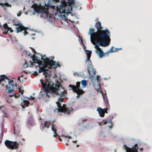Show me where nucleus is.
Here are the masks:
<instances>
[{
  "mask_svg": "<svg viewBox=\"0 0 152 152\" xmlns=\"http://www.w3.org/2000/svg\"><path fill=\"white\" fill-rule=\"evenodd\" d=\"M114 48V47H112L107 52V53H112L115 52L116 51H118L119 50L121 49H118V48H115V50H113V49Z\"/></svg>",
  "mask_w": 152,
  "mask_h": 152,
  "instance_id": "nucleus-20",
  "label": "nucleus"
},
{
  "mask_svg": "<svg viewBox=\"0 0 152 152\" xmlns=\"http://www.w3.org/2000/svg\"><path fill=\"white\" fill-rule=\"evenodd\" d=\"M86 51V55L87 56V58L85 61V62L86 64H89L90 63V61H91V60H90V58H91V54L92 53L91 51L87 50Z\"/></svg>",
  "mask_w": 152,
  "mask_h": 152,
  "instance_id": "nucleus-12",
  "label": "nucleus"
},
{
  "mask_svg": "<svg viewBox=\"0 0 152 152\" xmlns=\"http://www.w3.org/2000/svg\"><path fill=\"white\" fill-rule=\"evenodd\" d=\"M29 104V102L28 101L24 99L23 100V103H21V106L23 108H25V107H28Z\"/></svg>",
  "mask_w": 152,
  "mask_h": 152,
  "instance_id": "nucleus-19",
  "label": "nucleus"
},
{
  "mask_svg": "<svg viewBox=\"0 0 152 152\" xmlns=\"http://www.w3.org/2000/svg\"><path fill=\"white\" fill-rule=\"evenodd\" d=\"M2 142V139H1V140H0V143H1Z\"/></svg>",
  "mask_w": 152,
  "mask_h": 152,
  "instance_id": "nucleus-58",
  "label": "nucleus"
},
{
  "mask_svg": "<svg viewBox=\"0 0 152 152\" xmlns=\"http://www.w3.org/2000/svg\"><path fill=\"white\" fill-rule=\"evenodd\" d=\"M34 121L32 117H30L27 121V124L29 126L34 125Z\"/></svg>",
  "mask_w": 152,
  "mask_h": 152,
  "instance_id": "nucleus-17",
  "label": "nucleus"
},
{
  "mask_svg": "<svg viewBox=\"0 0 152 152\" xmlns=\"http://www.w3.org/2000/svg\"><path fill=\"white\" fill-rule=\"evenodd\" d=\"M97 110L100 116L102 117L104 116V110L101 107H99L97 108Z\"/></svg>",
  "mask_w": 152,
  "mask_h": 152,
  "instance_id": "nucleus-16",
  "label": "nucleus"
},
{
  "mask_svg": "<svg viewBox=\"0 0 152 152\" xmlns=\"http://www.w3.org/2000/svg\"><path fill=\"white\" fill-rule=\"evenodd\" d=\"M24 30V31L23 32V33H24V35H26L28 34V32L26 31V30Z\"/></svg>",
  "mask_w": 152,
  "mask_h": 152,
  "instance_id": "nucleus-42",
  "label": "nucleus"
},
{
  "mask_svg": "<svg viewBox=\"0 0 152 152\" xmlns=\"http://www.w3.org/2000/svg\"><path fill=\"white\" fill-rule=\"evenodd\" d=\"M131 151L130 149L127 148H126V152H132Z\"/></svg>",
  "mask_w": 152,
  "mask_h": 152,
  "instance_id": "nucleus-40",
  "label": "nucleus"
},
{
  "mask_svg": "<svg viewBox=\"0 0 152 152\" xmlns=\"http://www.w3.org/2000/svg\"><path fill=\"white\" fill-rule=\"evenodd\" d=\"M7 102L9 103L8 101V100H7Z\"/></svg>",
  "mask_w": 152,
  "mask_h": 152,
  "instance_id": "nucleus-64",
  "label": "nucleus"
},
{
  "mask_svg": "<svg viewBox=\"0 0 152 152\" xmlns=\"http://www.w3.org/2000/svg\"><path fill=\"white\" fill-rule=\"evenodd\" d=\"M103 110H104V113H107V108H104Z\"/></svg>",
  "mask_w": 152,
  "mask_h": 152,
  "instance_id": "nucleus-41",
  "label": "nucleus"
},
{
  "mask_svg": "<svg viewBox=\"0 0 152 152\" xmlns=\"http://www.w3.org/2000/svg\"><path fill=\"white\" fill-rule=\"evenodd\" d=\"M79 146V145H77V147H78V146Z\"/></svg>",
  "mask_w": 152,
  "mask_h": 152,
  "instance_id": "nucleus-62",
  "label": "nucleus"
},
{
  "mask_svg": "<svg viewBox=\"0 0 152 152\" xmlns=\"http://www.w3.org/2000/svg\"><path fill=\"white\" fill-rule=\"evenodd\" d=\"M63 112L69 114L71 112H72L74 110L72 107H64L63 109Z\"/></svg>",
  "mask_w": 152,
  "mask_h": 152,
  "instance_id": "nucleus-14",
  "label": "nucleus"
},
{
  "mask_svg": "<svg viewBox=\"0 0 152 152\" xmlns=\"http://www.w3.org/2000/svg\"><path fill=\"white\" fill-rule=\"evenodd\" d=\"M20 88H21V87L20 88L19 87V88H18V90H19V93L21 92V94L22 95H23V92H24V91H23V90L21 91V89Z\"/></svg>",
  "mask_w": 152,
  "mask_h": 152,
  "instance_id": "nucleus-33",
  "label": "nucleus"
},
{
  "mask_svg": "<svg viewBox=\"0 0 152 152\" xmlns=\"http://www.w3.org/2000/svg\"><path fill=\"white\" fill-rule=\"evenodd\" d=\"M31 7L34 8L35 12H38L39 11V9L37 4H35L32 5Z\"/></svg>",
  "mask_w": 152,
  "mask_h": 152,
  "instance_id": "nucleus-23",
  "label": "nucleus"
},
{
  "mask_svg": "<svg viewBox=\"0 0 152 152\" xmlns=\"http://www.w3.org/2000/svg\"><path fill=\"white\" fill-rule=\"evenodd\" d=\"M95 30L94 28H90L89 29V32L88 33V34H90L91 36V40L93 39H95L99 38H101L102 39H104L102 38L100 35L99 33H97V31L96 32H94Z\"/></svg>",
  "mask_w": 152,
  "mask_h": 152,
  "instance_id": "nucleus-8",
  "label": "nucleus"
},
{
  "mask_svg": "<svg viewBox=\"0 0 152 152\" xmlns=\"http://www.w3.org/2000/svg\"><path fill=\"white\" fill-rule=\"evenodd\" d=\"M4 144L8 149L12 150L16 149L19 147V143L16 141H12L6 140L4 142Z\"/></svg>",
  "mask_w": 152,
  "mask_h": 152,
  "instance_id": "nucleus-6",
  "label": "nucleus"
},
{
  "mask_svg": "<svg viewBox=\"0 0 152 152\" xmlns=\"http://www.w3.org/2000/svg\"><path fill=\"white\" fill-rule=\"evenodd\" d=\"M41 60L42 61H41L38 59L37 56H35L34 55L32 57L33 62H32L30 61L31 64L32 65H35V64L37 63L38 65V66L39 67V72L41 73L42 72H44L45 70V68L47 67L49 69H51L52 67L54 68H56L57 67H60L61 65L59 64V62L57 61L56 63V62L52 60H50L48 58H44L41 55Z\"/></svg>",
  "mask_w": 152,
  "mask_h": 152,
  "instance_id": "nucleus-1",
  "label": "nucleus"
},
{
  "mask_svg": "<svg viewBox=\"0 0 152 152\" xmlns=\"http://www.w3.org/2000/svg\"><path fill=\"white\" fill-rule=\"evenodd\" d=\"M31 49H32V50H33L34 51V53H36V52L35 51V50L34 49L32 48H30Z\"/></svg>",
  "mask_w": 152,
  "mask_h": 152,
  "instance_id": "nucleus-50",
  "label": "nucleus"
},
{
  "mask_svg": "<svg viewBox=\"0 0 152 152\" xmlns=\"http://www.w3.org/2000/svg\"><path fill=\"white\" fill-rule=\"evenodd\" d=\"M93 44L95 45V48L96 50H98L100 48L99 46H101L104 47H106L110 44L111 39L110 38H106L104 39H102L101 38H97L95 39L91 40Z\"/></svg>",
  "mask_w": 152,
  "mask_h": 152,
  "instance_id": "nucleus-3",
  "label": "nucleus"
},
{
  "mask_svg": "<svg viewBox=\"0 0 152 152\" xmlns=\"http://www.w3.org/2000/svg\"><path fill=\"white\" fill-rule=\"evenodd\" d=\"M48 69L45 70L44 72L43 73V75H45L46 81L44 82L43 80L41 79L40 81L43 86L42 89L46 92L47 96L48 97H50V96L48 94V93H50L51 94H54L57 95H58V89L60 85L59 82L57 81L55 84V87L52 86L53 85V83L52 82L50 79L51 76L48 74Z\"/></svg>",
  "mask_w": 152,
  "mask_h": 152,
  "instance_id": "nucleus-2",
  "label": "nucleus"
},
{
  "mask_svg": "<svg viewBox=\"0 0 152 152\" xmlns=\"http://www.w3.org/2000/svg\"><path fill=\"white\" fill-rule=\"evenodd\" d=\"M72 142L74 143H76L77 142V141L76 140H75V141H72Z\"/></svg>",
  "mask_w": 152,
  "mask_h": 152,
  "instance_id": "nucleus-51",
  "label": "nucleus"
},
{
  "mask_svg": "<svg viewBox=\"0 0 152 152\" xmlns=\"http://www.w3.org/2000/svg\"><path fill=\"white\" fill-rule=\"evenodd\" d=\"M48 122L47 121H45L44 123V127H45L47 126L48 124Z\"/></svg>",
  "mask_w": 152,
  "mask_h": 152,
  "instance_id": "nucleus-35",
  "label": "nucleus"
},
{
  "mask_svg": "<svg viewBox=\"0 0 152 152\" xmlns=\"http://www.w3.org/2000/svg\"><path fill=\"white\" fill-rule=\"evenodd\" d=\"M72 5H67L66 3H62L59 10V12L61 13H66L67 14L70 12V10L72 9Z\"/></svg>",
  "mask_w": 152,
  "mask_h": 152,
  "instance_id": "nucleus-7",
  "label": "nucleus"
},
{
  "mask_svg": "<svg viewBox=\"0 0 152 152\" xmlns=\"http://www.w3.org/2000/svg\"><path fill=\"white\" fill-rule=\"evenodd\" d=\"M4 106H0V109L1 110L2 108L4 107Z\"/></svg>",
  "mask_w": 152,
  "mask_h": 152,
  "instance_id": "nucleus-49",
  "label": "nucleus"
},
{
  "mask_svg": "<svg viewBox=\"0 0 152 152\" xmlns=\"http://www.w3.org/2000/svg\"><path fill=\"white\" fill-rule=\"evenodd\" d=\"M15 24H17V23H15V22H14L13 23V26H15V25H14Z\"/></svg>",
  "mask_w": 152,
  "mask_h": 152,
  "instance_id": "nucleus-56",
  "label": "nucleus"
},
{
  "mask_svg": "<svg viewBox=\"0 0 152 152\" xmlns=\"http://www.w3.org/2000/svg\"><path fill=\"white\" fill-rule=\"evenodd\" d=\"M62 97H61H61H59V98H58V102H62L63 101V98H62Z\"/></svg>",
  "mask_w": 152,
  "mask_h": 152,
  "instance_id": "nucleus-32",
  "label": "nucleus"
},
{
  "mask_svg": "<svg viewBox=\"0 0 152 152\" xmlns=\"http://www.w3.org/2000/svg\"><path fill=\"white\" fill-rule=\"evenodd\" d=\"M13 96V95H8V96H7V97L9 98L10 97H12Z\"/></svg>",
  "mask_w": 152,
  "mask_h": 152,
  "instance_id": "nucleus-45",
  "label": "nucleus"
},
{
  "mask_svg": "<svg viewBox=\"0 0 152 152\" xmlns=\"http://www.w3.org/2000/svg\"><path fill=\"white\" fill-rule=\"evenodd\" d=\"M124 148L126 150V148H129L130 149L131 151L132 152H138V149L137 148V144H136L134 146H132L131 148H130L129 147H127L126 145H124Z\"/></svg>",
  "mask_w": 152,
  "mask_h": 152,
  "instance_id": "nucleus-13",
  "label": "nucleus"
},
{
  "mask_svg": "<svg viewBox=\"0 0 152 152\" xmlns=\"http://www.w3.org/2000/svg\"><path fill=\"white\" fill-rule=\"evenodd\" d=\"M95 26L97 31V33L96 34L99 33L101 37L104 39L106 38H110V32L107 28L104 30H102L103 27L101 26V23L100 21H97L96 23Z\"/></svg>",
  "mask_w": 152,
  "mask_h": 152,
  "instance_id": "nucleus-4",
  "label": "nucleus"
},
{
  "mask_svg": "<svg viewBox=\"0 0 152 152\" xmlns=\"http://www.w3.org/2000/svg\"><path fill=\"white\" fill-rule=\"evenodd\" d=\"M51 58H52V59H53L54 58V56H52L51 57Z\"/></svg>",
  "mask_w": 152,
  "mask_h": 152,
  "instance_id": "nucleus-54",
  "label": "nucleus"
},
{
  "mask_svg": "<svg viewBox=\"0 0 152 152\" xmlns=\"http://www.w3.org/2000/svg\"><path fill=\"white\" fill-rule=\"evenodd\" d=\"M100 77V76H97V77H96V80L98 81H100V80H99V78Z\"/></svg>",
  "mask_w": 152,
  "mask_h": 152,
  "instance_id": "nucleus-43",
  "label": "nucleus"
},
{
  "mask_svg": "<svg viewBox=\"0 0 152 152\" xmlns=\"http://www.w3.org/2000/svg\"><path fill=\"white\" fill-rule=\"evenodd\" d=\"M80 82H77L76 83V86L71 84L69 86V87L72 88L73 91L77 94V97H78L80 95L83 94L85 92L84 91L80 88Z\"/></svg>",
  "mask_w": 152,
  "mask_h": 152,
  "instance_id": "nucleus-5",
  "label": "nucleus"
},
{
  "mask_svg": "<svg viewBox=\"0 0 152 152\" xmlns=\"http://www.w3.org/2000/svg\"><path fill=\"white\" fill-rule=\"evenodd\" d=\"M9 80L8 83H9V85H10L11 84L13 87L14 84L13 83H13V80Z\"/></svg>",
  "mask_w": 152,
  "mask_h": 152,
  "instance_id": "nucleus-30",
  "label": "nucleus"
},
{
  "mask_svg": "<svg viewBox=\"0 0 152 152\" xmlns=\"http://www.w3.org/2000/svg\"><path fill=\"white\" fill-rule=\"evenodd\" d=\"M81 85L83 86L84 87H85L87 85V81L85 80H83L81 81Z\"/></svg>",
  "mask_w": 152,
  "mask_h": 152,
  "instance_id": "nucleus-28",
  "label": "nucleus"
},
{
  "mask_svg": "<svg viewBox=\"0 0 152 152\" xmlns=\"http://www.w3.org/2000/svg\"><path fill=\"white\" fill-rule=\"evenodd\" d=\"M0 5L2 6V7H3L4 6L11 7L12 6L11 5H10L8 3H0Z\"/></svg>",
  "mask_w": 152,
  "mask_h": 152,
  "instance_id": "nucleus-27",
  "label": "nucleus"
},
{
  "mask_svg": "<svg viewBox=\"0 0 152 152\" xmlns=\"http://www.w3.org/2000/svg\"><path fill=\"white\" fill-rule=\"evenodd\" d=\"M55 126L54 125H52V127H51V129L54 132V135H53V137H56V136H58V134L56 133V129L55 128Z\"/></svg>",
  "mask_w": 152,
  "mask_h": 152,
  "instance_id": "nucleus-21",
  "label": "nucleus"
},
{
  "mask_svg": "<svg viewBox=\"0 0 152 152\" xmlns=\"http://www.w3.org/2000/svg\"><path fill=\"white\" fill-rule=\"evenodd\" d=\"M9 31H10V32H12L13 31L12 29L11 28L10 29Z\"/></svg>",
  "mask_w": 152,
  "mask_h": 152,
  "instance_id": "nucleus-47",
  "label": "nucleus"
},
{
  "mask_svg": "<svg viewBox=\"0 0 152 152\" xmlns=\"http://www.w3.org/2000/svg\"><path fill=\"white\" fill-rule=\"evenodd\" d=\"M56 104L57 105V107L59 108V109H58V111L61 113L63 112V109L64 107L61 106V103L59 102H56Z\"/></svg>",
  "mask_w": 152,
  "mask_h": 152,
  "instance_id": "nucleus-18",
  "label": "nucleus"
},
{
  "mask_svg": "<svg viewBox=\"0 0 152 152\" xmlns=\"http://www.w3.org/2000/svg\"><path fill=\"white\" fill-rule=\"evenodd\" d=\"M2 132L1 133V137H3V134H4L3 131L4 130V129L3 128V126H2Z\"/></svg>",
  "mask_w": 152,
  "mask_h": 152,
  "instance_id": "nucleus-34",
  "label": "nucleus"
},
{
  "mask_svg": "<svg viewBox=\"0 0 152 152\" xmlns=\"http://www.w3.org/2000/svg\"><path fill=\"white\" fill-rule=\"evenodd\" d=\"M80 40L81 41V42H82V43L83 44V38L82 37H80Z\"/></svg>",
  "mask_w": 152,
  "mask_h": 152,
  "instance_id": "nucleus-44",
  "label": "nucleus"
},
{
  "mask_svg": "<svg viewBox=\"0 0 152 152\" xmlns=\"http://www.w3.org/2000/svg\"><path fill=\"white\" fill-rule=\"evenodd\" d=\"M48 124H50V121H48Z\"/></svg>",
  "mask_w": 152,
  "mask_h": 152,
  "instance_id": "nucleus-57",
  "label": "nucleus"
},
{
  "mask_svg": "<svg viewBox=\"0 0 152 152\" xmlns=\"http://www.w3.org/2000/svg\"><path fill=\"white\" fill-rule=\"evenodd\" d=\"M20 95V94H13V96H14L16 98H18L19 97Z\"/></svg>",
  "mask_w": 152,
  "mask_h": 152,
  "instance_id": "nucleus-31",
  "label": "nucleus"
},
{
  "mask_svg": "<svg viewBox=\"0 0 152 152\" xmlns=\"http://www.w3.org/2000/svg\"><path fill=\"white\" fill-rule=\"evenodd\" d=\"M5 79L9 80L8 78L5 75H1L0 77V83H1L2 81L5 80Z\"/></svg>",
  "mask_w": 152,
  "mask_h": 152,
  "instance_id": "nucleus-24",
  "label": "nucleus"
},
{
  "mask_svg": "<svg viewBox=\"0 0 152 152\" xmlns=\"http://www.w3.org/2000/svg\"><path fill=\"white\" fill-rule=\"evenodd\" d=\"M22 14V11H19V12L17 13V16H20V15Z\"/></svg>",
  "mask_w": 152,
  "mask_h": 152,
  "instance_id": "nucleus-38",
  "label": "nucleus"
},
{
  "mask_svg": "<svg viewBox=\"0 0 152 152\" xmlns=\"http://www.w3.org/2000/svg\"><path fill=\"white\" fill-rule=\"evenodd\" d=\"M87 120H88V119H87V118H85V119H83L82 120V122L81 123V124H83V122H84L87 121Z\"/></svg>",
  "mask_w": 152,
  "mask_h": 152,
  "instance_id": "nucleus-39",
  "label": "nucleus"
},
{
  "mask_svg": "<svg viewBox=\"0 0 152 152\" xmlns=\"http://www.w3.org/2000/svg\"><path fill=\"white\" fill-rule=\"evenodd\" d=\"M142 150H143V148H140V151H142Z\"/></svg>",
  "mask_w": 152,
  "mask_h": 152,
  "instance_id": "nucleus-59",
  "label": "nucleus"
},
{
  "mask_svg": "<svg viewBox=\"0 0 152 152\" xmlns=\"http://www.w3.org/2000/svg\"><path fill=\"white\" fill-rule=\"evenodd\" d=\"M34 74L35 75H38V73L37 72H34Z\"/></svg>",
  "mask_w": 152,
  "mask_h": 152,
  "instance_id": "nucleus-46",
  "label": "nucleus"
},
{
  "mask_svg": "<svg viewBox=\"0 0 152 152\" xmlns=\"http://www.w3.org/2000/svg\"><path fill=\"white\" fill-rule=\"evenodd\" d=\"M6 90H8L7 92L9 93H11L13 91H14V89H11L10 87H8L7 85L6 86Z\"/></svg>",
  "mask_w": 152,
  "mask_h": 152,
  "instance_id": "nucleus-25",
  "label": "nucleus"
},
{
  "mask_svg": "<svg viewBox=\"0 0 152 152\" xmlns=\"http://www.w3.org/2000/svg\"><path fill=\"white\" fill-rule=\"evenodd\" d=\"M98 20V18H97V19H96V20L95 21H97V20Z\"/></svg>",
  "mask_w": 152,
  "mask_h": 152,
  "instance_id": "nucleus-61",
  "label": "nucleus"
},
{
  "mask_svg": "<svg viewBox=\"0 0 152 152\" xmlns=\"http://www.w3.org/2000/svg\"><path fill=\"white\" fill-rule=\"evenodd\" d=\"M96 52L99 56L100 58H102L103 56L104 52L100 48H99L98 50H96Z\"/></svg>",
  "mask_w": 152,
  "mask_h": 152,
  "instance_id": "nucleus-15",
  "label": "nucleus"
},
{
  "mask_svg": "<svg viewBox=\"0 0 152 152\" xmlns=\"http://www.w3.org/2000/svg\"><path fill=\"white\" fill-rule=\"evenodd\" d=\"M67 4L74 6L75 5V0H67Z\"/></svg>",
  "mask_w": 152,
  "mask_h": 152,
  "instance_id": "nucleus-26",
  "label": "nucleus"
},
{
  "mask_svg": "<svg viewBox=\"0 0 152 152\" xmlns=\"http://www.w3.org/2000/svg\"><path fill=\"white\" fill-rule=\"evenodd\" d=\"M112 118L110 119L109 121H107L105 119L103 120L101 122H98V124L99 126L107 124V123H110V125H108V127L111 129L112 128L113 125V123L112 122Z\"/></svg>",
  "mask_w": 152,
  "mask_h": 152,
  "instance_id": "nucleus-9",
  "label": "nucleus"
},
{
  "mask_svg": "<svg viewBox=\"0 0 152 152\" xmlns=\"http://www.w3.org/2000/svg\"><path fill=\"white\" fill-rule=\"evenodd\" d=\"M107 104L108 105H109V102H108V100H107Z\"/></svg>",
  "mask_w": 152,
  "mask_h": 152,
  "instance_id": "nucleus-55",
  "label": "nucleus"
},
{
  "mask_svg": "<svg viewBox=\"0 0 152 152\" xmlns=\"http://www.w3.org/2000/svg\"><path fill=\"white\" fill-rule=\"evenodd\" d=\"M62 136H63L65 137L68 138L69 139L72 138V137L69 135H67V136H66L65 135H62Z\"/></svg>",
  "mask_w": 152,
  "mask_h": 152,
  "instance_id": "nucleus-36",
  "label": "nucleus"
},
{
  "mask_svg": "<svg viewBox=\"0 0 152 152\" xmlns=\"http://www.w3.org/2000/svg\"><path fill=\"white\" fill-rule=\"evenodd\" d=\"M18 80L20 82H21V81L20 80V77H18Z\"/></svg>",
  "mask_w": 152,
  "mask_h": 152,
  "instance_id": "nucleus-48",
  "label": "nucleus"
},
{
  "mask_svg": "<svg viewBox=\"0 0 152 152\" xmlns=\"http://www.w3.org/2000/svg\"><path fill=\"white\" fill-rule=\"evenodd\" d=\"M67 94V92L66 91H64L63 92H61V94H58V95H60L61 96V97H64L65 96H66V95Z\"/></svg>",
  "mask_w": 152,
  "mask_h": 152,
  "instance_id": "nucleus-29",
  "label": "nucleus"
},
{
  "mask_svg": "<svg viewBox=\"0 0 152 152\" xmlns=\"http://www.w3.org/2000/svg\"><path fill=\"white\" fill-rule=\"evenodd\" d=\"M15 86H17V84H16V85H15Z\"/></svg>",
  "mask_w": 152,
  "mask_h": 152,
  "instance_id": "nucleus-63",
  "label": "nucleus"
},
{
  "mask_svg": "<svg viewBox=\"0 0 152 152\" xmlns=\"http://www.w3.org/2000/svg\"><path fill=\"white\" fill-rule=\"evenodd\" d=\"M66 145H68V143H66Z\"/></svg>",
  "mask_w": 152,
  "mask_h": 152,
  "instance_id": "nucleus-60",
  "label": "nucleus"
},
{
  "mask_svg": "<svg viewBox=\"0 0 152 152\" xmlns=\"http://www.w3.org/2000/svg\"><path fill=\"white\" fill-rule=\"evenodd\" d=\"M60 141H61L62 140V139L60 138H59L58 139Z\"/></svg>",
  "mask_w": 152,
  "mask_h": 152,
  "instance_id": "nucleus-53",
  "label": "nucleus"
},
{
  "mask_svg": "<svg viewBox=\"0 0 152 152\" xmlns=\"http://www.w3.org/2000/svg\"><path fill=\"white\" fill-rule=\"evenodd\" d=\"M93 67V66L92 65L91 61H90V63L88 64L87 66V70L90 75H91L90 71L93 73V74L95 75L96 73V70Z\"/></svg>",
  "mask_w": 152,
  "mask_h": 152,
  "instance_id": "nucleus-11",
  "label": "nucleus"
},
{
  "mask_svg": "<svg viewBox=\"0 0 152 152\" xmlns=\"http://www.w3.org/2000/svg\"><path fill=\"white\" fill-rule=\"evenodd\" d=\"M45 127H46L47 129H48L49 128V126L48 125H47V126Z\"/></svg>",
  "mask_w": 152,
  "mask_h": 152,
  "instance_id": "nucleus-52",
  "label": "nucleus"
},
{
  "mask_svg": "<svg viewBox=\"0 0 152 152\" xmlns=\"http://www.w3.org/2000/svg\"><path fill=\"white\" fill-rule=\"evenodd\" d=\"M3 26L4 29L7 31L5 32L4 34H7L9 30L10 29V28L8 27V25L7 23H5L4 25Z\"/></svg>",
  "mask_w": 152,
  "mask_h": 152,
  "instance_id": "nucleus-22",
  "label": "nucleus"
},
{
  "mask_svg": "<svg viewBox=\"0 0 152 152\" xmlns=\"http://www.w3.org/2000/svg\"><path fill=\"white\" fill-rule=\"evenodd\" d=\"M15 26H18V27H16V32L18 33L22 31L23 30H26V28L23 26L20 22L18 23V24H14Z\"/></svg>",
  "mask_w": 152,
  "mask_h": 152,
  "instance_id": "nucleus-10",
  "label": "nucleus"
},
{
  "mask_svg": "<svg viewBox=\"0 0 152 152\" xmlns=\"http://www.w3.org/2000/svg\"><path fill=\"white\" fill-rule=\"evenodd\" d=\"M27 98V99H29V100H30V99H32V100H34L35 99V98L34 97H32L31 96H30V98Z\"/></svg>",
  "mask_w": 152,
  "mask_h": 152,
  "instance_id": "nucleus-37",
  "label": "nucleus"
}]
</instances>
